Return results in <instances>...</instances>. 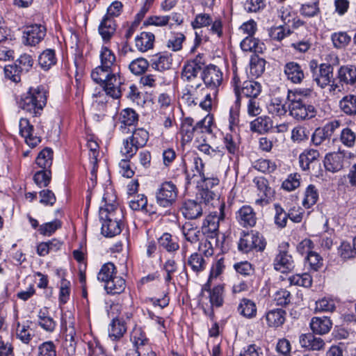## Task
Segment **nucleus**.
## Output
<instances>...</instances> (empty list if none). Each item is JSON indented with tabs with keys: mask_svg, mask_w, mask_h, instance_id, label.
I'll list each match as a JSON object with an SVG mask.
<instances>
[{
	"mask_svg": "<svg viewBox=\"0 0 356 356\" xmlns=\"http://www.w3.org/2000/svg\"><path fill=\"white\" fill-rule=\"evenodd\" d=\"M99 56L100 65L92 70L91 78L103 88L106 95L119 99L122 95L124 79L120 76L116 56L107 47L101 48Z\"/></svg>",
	"mask_w": 356,
	"mask_h": 356,
	"instance_id": "1",
	"label": "nucleus"
},
{
	"mask_svg": "<svg viewBox=\"0 0 356 356\" xmlns=\"http://www.w3.org/2000/svg\"><path fill=\"white\" fill-rule=\"evenodd\" d=\"M209 88L202 83H195L188 86L184 90L181 100L188 106H199L208 111L211 109L212 100Z\"/></svg>",
	"mask_w": 356,
	"mask_h": 356,
	"instance_id": "2",
	"label": "nucleus"
},
{
	"mask_svg": "<svg viewBox=\"0 0 356 356\" xmlns=\"http://www.w3.org/2000/svg\"><path fill=\"white\" fill-rule=\"evenodd\" d=\"M46 103V91L43 88L38 86L31 88L27 92L22 95L19 106L26 112L36 115L42 110Z\"/></svg>",
	"mask_w": 356,
	"mask_h": 356,
	"instance_id": "3",
	"label": "nucleus"
},
{
	"mask_svg": "<svg viewBox=\"0 0 356 356\" xmlns=\"http://www.w3.org/2000/svg\"><path fill=\"white\" fill-rule=\"evenodd\" d=\"M212 124V118L211 117H206L203 120L197 122L195 125L193 124V120L191 118H186L184 119L181 126V134L183 140L187 142L191 141L195 132L197 133H211V128Z\"/></svg>",
	"mask_w": 356,
	"mask_h": 356,
	"instance_id": "4",
	"label": "nucleus"
},
{
	"mask_svg": "<svg viewBox=\"0 0 356 356\" xmlns=\"http://www.w3.org/2000/svg\"><path fill=\"white\" fill-rule=\"evenodd\" d=\"M225 204L221 203L219 212H212L204 219L202 226V234L210 239H218L220 222L225 219Z\"/></svg>",
	"mask_w": 356,
	"mask_h": 356,
	"instance_id": "5",
	"label": "nucleus"
},
{
	"mask_svg": "<svg viewBox=\"0 0 356 356\" xmlns=\"http://www.w3.org/2000/svg\"><path fill=\"white\" fill-rule=\"evenodd\" d=\"M288 100L289 114L297 120L312 119L316 115V109L312 105H306L301 98H291Z\"/></svg>",
	"mask_w": 356,
	"mask_h": 356,
	"instance_id": "6",
	"label": "nucleus"
},
{
	"mask_svg": "<svg viewBox=\"0 0 356 356\" xmlns=\"http://www.w3.org/2000/svg\"><path fill=\"white\" fill-rule=\"evenodd\" d=\"M193 29H201L211 26L209 32L216 35L218 38L222 36V23L220 19H214L208 13H200L196 15L195 19L191 22Z\"/></svg>",
	"mask_w": 356,
	"mask_h": 356,
	"instance_id": "7",
	"label": "nucleus"
},
{
	"mask_svg": "<svg viewBox=\"0 0 356 356\" xmlns=\"http://www.w3.org/2000/svg\"><path fill=\"white\" fill-rule=\"evenodd\" d=\"M210 284H208L207 283L202 288V304L204 308V310L205 312L206 308L204 307V305L207 306V303L204 302V298H205L206 300H209V302L210 304L209 308V314H213V308L214 307H220L222 305L223 301H224V287L222 285H218L213 288V289H209Z\"/></svg>",
	"mask_w": 356,
	"mask_h": 356,
	"instance_id": "8",
	"label": "nucleus"
},
{
	"mask_svg": "<svg viewBox=\"0 0 356 356\" xmlns=\"http://www.w3.org/2000/svg\"><path fill=\"white\" fill-rule=\"evenodd\" d=\"M265 247L266 242L263 236L254 231L243 232L238 243V249L245 253L252 250L263 251Z\"/></svg>",
	"mask_w": 356,
	"mask_h": 356,
	"instance_id": "9",
	"label": "nucleus"
},
{
	"mask_svg": "<svg viewBox=\"0 0 356 356\" xmlns=\"http://www.w3.org/2000/svg\"><path fill=\"white\" fill-rule=\"evenodd\" d=\"M309 66L313 80L318 86L324 88L330 83L333 77V67L331 65L323 63L318 67L316 62L312 60L310 62Z\"/></svg>",
	"mask_w": 356,
	"mask_h": 356,
	"instance_id": "10",
	"label": "nucleus"
},
{
	"mask_svg": "<svg viewBox=\"0 0 356 356\" xmlns=\"http://www.w3.org/2000/svg\"><path fill=\"white\" fill-rule=\"evenodd\" d=\"M178 189L176 185L169 181H165L160 186L156 192V202L163 207H169L176 201Z\"/></svg>",
	"mask_w": 356,
	"mask_h": 356,
	"instance_id": "11",
	"label": "nucleus"
},
{
	"mask_svg": "<svg viewBox=\"0 0 356 356\" xmlns=\"http://www.w3.org/2000/svg\"><path fill=\"white\" fill-rule=\"evenodd\" d=\"M202 79L204 86L213 91V95H216L218 87L222 84L223 73L216 65H210L203 70Z\"/></svg>",
	"mask_w": 356,
	"mask_h": 356,
	"instance_id": "12",
	"label": "nucleus"
},
{
	"mask_svg": "<svg viewBox=\"0 0 356 356\" xmlns=\"http://www.w3.org/2000/svg\"><path fill=\"white\" fill-rule=\"evenodd\" d=\"M46 28L41 24H33L26 27L24 32L26 44L35 46L40 43L46 35Z\"/></svg>",
	"mask_w": 356,
	"mask_h": 356,
	"instance_id": "13",
	"label": "nucleus"
},
{
	"mask_svg": "<svg viewBox=\"0 0 356 356\" xmlns=\"http://www.w3.org/2000/svg\"><path fill=\"white\" fill-rule=\"evenodd\" d=\"M200 60L201 58L197 56L184 65L181 71V79L184 81L191 82L197 77L202 70L203 63L200 62Z\"/></svg>",
	"mask_w": 356,
	"mask_h": 356,
	"instance_id": "14",
	"label": "nucleus"
},
{
	"mask_svg": "<svg viewBox=\"0 0 356 356\" xmlns=\"http://www.w3.org/2000/svg\"><path fill=\"white\" fill-rule=\"evenodd\" d=\"M300 346L309 350L320 351L325 349V342L321 337L311 333L302 334L299 337Z\"/></svg>",
	"mask_w": 356,
	"mask_h": 356,
	"instance_id": "15",
	"label": "nucleus"
},
{
	"mask_svg": "<svg viewBox=\"0 0 356 356\" xmlns=\"http://www.w3.org/2000/svg\"><path fill=\"white\" fill-rule=\"evenodd\" d=\"M203 207L201 202L193 200H185L181 207L183 216L188 219H196L202 216Z\"/></svg>",
	"mask_w": 356,
	"mask_h": 356,
	"instance_id": "16",
	"label": "nucleus"
},
{
	"mask_svg": "<svg viewBox=\"0 0 356 356\" xmlns=\"http://www.w3.org/2000/svg\"><path fill=\"white\" fill-rule=\"evenodd\" d=\"M238 222L243 227H254L257 222L254 209L248 205L243 206L236 213Z\"/></svg>",
	"mask_w": 356,
	"mask_h": 356,
	"instance_id": "17",
	"label": "nucleus"
},
{
	"mask_svg": "<svg viewBox=\"0 0 356 356\" xmlns=\"http://www.w3.org/2000/svg\"><path fill=\"white\" fill-rule=\"evenodd\" d=\"M105 200L104 206H101L99 209V218L101 220H118L121 221L122 218V211L117 207L115 204H107L106 197H103Z\"/></svg>",
	"mask_w": 356,
	"mask_h": 356,
	"instance_id": "18",
	"label": "nucleus"
},
{
	"mask_svg": "<svg viewBox=\"0 0 356 356\" xmlns=\"http://www.w3.org/2000/svg\"><path fill=\"white\" fill-rule=\"evenodd\" d=\"M19 127L21 136L24 138L26 143L29 146L34 147L40 142L39 137L33 136V127L27 119L21 118Z\"/></svg>",
	"mask_w": 356,
	"mask_h": 356,
	"instance_id": "19",
	"label": "nucleus"
},
{
	"mask_svg": "<svg viewBox=\"0 0 356 356\" xmlns=\"http://www.w3.org/2000/svg\"><path fill=\"white\" fill-rule=\"evenodd\" d=\"M204 164L202 160L197 156L193 158V165L189 172L188 169L186 170V179L188 184L198 183L200 178H204Z\"/></svg>",
	"mask_w": 356,
	"mask_h": 356,
	"instance_id": "20",
	"label": "nucleus"
},
{
	"mask_svg": "<svg viewBox=\"0 0 356 356\" xmlns=\"http://www.w3.org/2000/svg\"><path fill=\"white\" fill-rule=\"evenodd\" d=\"M274 267L276 270L286 273L291 270L293 267V260L291 254L285 250H280L274 260Z\"/></svg>",
	"mask_w": 356,
	"mask_h": 356,
	"instance_id": "21",
	"label": "nucleus"
},
{
	"mask_svg": "<svg viewBox=\"0 0 356 356\" xmlns=\"http://www.w3.org/2000/svg\"><path fill=\"white\" fill-rule=\"evenodd\" d=\"M127 332L126 322L122 314L113 318L108 327V336L112 340H118Z\"/></svg>",
	"mask_w": 356,
	"mask_h": 356,
	"instance_id": "22",
	"label": "nucleus"
},
{
	"mask_svg": "<svg viewBox=\"0 0 356 356\" xmlns=\"http://www.w3.org/2000/svg\"><path fill=\"white\" fill-rule=\"evenodd\" d=\"M284 71L287 79L293 83H300L305 78L303 69L298 63H287Z\"/></svg>",
	"mask_w": 356,
	"mask_h": 356,
	"instance_id": "23",
	"label": "nucleus"
},
{
	"mask_svg": "<svg viewBox=\"0 0 356 356\" xmlns=\"http://www.w3.org/2000/svg\"><path fill=\"white\" fill-rule=\"evenodd\" d=\"M309 326L314 333L323 335L330 332L332 327V323L326 316H315L312 318Z\"/></svg>",
	"mask_w": 356,
	"mask_h": 356,
	"instance_id": "24",
	"label": "nucleus"
},
{
	"mask_svg": "<svg viewBox=\"0 0 356 356\" xmlns=\"http://www.w3.org/2000/svg\"><path fill=\"white\" fill-rule=\"evenodd\" d=\"M344 156L341 152H333L325 156L324 165L327 170L334 172L343 168Z\"/></svg>",
	"mask_w": 356,
	"mask_h": 356,
	"instance_id": "25",
	"label": "nucleus"
},
{
	"mask_svg": "<svg viewBox=\"0 0 356 356\" xmlns=\"http://www.w3.org/2000/svg\"><path fill=\"white\" fill-rule=\"evenodd\" d=\"M154 35L151 32H142L135 38V46L140 52H145L154 47Z\"/></svg>",
	"mask_w": 356,
	"mask_h": 356,
	"instance_id": "26",
	"label": "nucleus"
},
{
	"mask_svg": "<svg viewBox=\"0 0 356 356\" xmlns=\"http://www.w3.org/2000/svg\"><path fill=\"white\" fill-rule=\"evenodd\" d=\"M172 56L170 54H159L154 56L150 61V66L160 72L167 70L172 65Z\"/></svg>",
	"mask_w": 356,
	"mask_h": 356,
	"instance_id": "27",
	"label": "nucleus"
},
{
	"mask_svg": "<svg viewBox=\"0 0 356 356\" xmlns=\"http://www.w3.org/2000/svg\"><path fill=\"white\" fill-rule=\"evenodd\" d=\"M116 30L113 17L105 16L99 26V33L104 41H109Z\"/></svg>",
	"mask_w": 356,
	"mask_h": 356,
	"instance_id": "28",
	"label": "nucleus"
},
{
	"mask_svg": "<svg viewBox=\"0 0 356 356\" xmlns=\"http://www.w3.org/2000/svg\"><path fill=\"white\" fill-rule=\"evenodd\" d=\"M241 47L244 51L254 52L255 54H261L266 49L264 43L253 36H246L241 42Z\"/></svg>",
	"mask_w": 356,
	"mask_h": 356,
	"instance_id": "29",
	"label": "nucleus"
},
{
	"mask_svg": "<svg viewBox=\"0 0 356 356\" xmlns=\"http://www.w3.org/2000/svg\"><path fill=\"white\" fill-rule=\"evenodd\" d=\"M286 312L282 309H275L268 311L265 318L267 324L271 327H278L285 321Z\"/></svg>",
	"mask_w": 356,
	"mask_h": 356,
	"instance_id": "30",
	"label": "nucleus"
},
{
	"mask_svg": "<svg viewBox=\"0 0 356 356\" xmlns=\"http://www.w3.org/2000/svg\"><path fill=\"white\" fill-rule=\"evenodd\" d=\"M238 312L247 318H253L257 315L256 304L250 299L243 298L238 304Z\"/></svg>",
	"mask_w": 356,
	"mask_h": 356,
	"instance_id": "31",
	"label": "nucleus"
},
{
	"mask_svg": "<svg viewBox=\"0 0 356 356\" xmlns=\"http://www.w3.org/2000/svg\"><path fill=\"white\" fill-rule=\"evenodd\" d=\"M261 91V86L259 83L248 80L243 83L241 88L240 89V95L243 94L244 96L251 98H256Z\"/></svg>",
	"mask_w": 356,
	"mask_h": 356,
	"instance_id": "32",
	"label": "nucleus"
},
{
	"mask_svg": "<svg viewBox=\"0 0 356 356\" xmlns=\"http://www.w3.org/2000/svg\"><path fill=\"white\" fill-rule=\"evenodd\" d=\"M182 234L185 239L191 243H195L200 241L202 236L197 227L191 222H186L181 228Z\"/></svg>",
	"mask_w": 356,
	"mask_h": 356,
	"instance_id": "33",
	"label": "nucleus"
},
{
	"mask_svg": "<svg viewBox=\"0 0 356 356\" xmlns=\"http://www.w3.org/2000/svg\"><path fill=\"white\" fill-rule=\"evenodd\" d=\"M104 287L108 293L120 294L125 289V281L122 277L115 275L105 283Z\"/></svg>",
	"mask_w": 356,
	"mask_h": 356,
	"instance_id": "34",
	"label": "nucleus"
},
{
	"mask_svg": "<svg viewBox=\"0 0 356 356\" xmlns=\"http://www.w3.org/2000/svg\"><path fill=\"white\" fill-rule=\"evenodd\" d=\"M102 233L106 237H113L121 232V221L102 220Z\"/></svg>",
	"mask_w": 356,
	"mask_h": 356,
	"instance_id": "35",
	"label": "nucleus"
},
{
	"mask_svg": "<svg viewBox=\"0 0 356 356\" xmlns=\"http://www.w3.org/2000/svg\"><path fill=\"white\" fill-rule=\"evenodd\" d=\"M319 157V152L314 149H305L299 156V163L303 170L309 168V165Z\"/></svg>",
	"mask_w": 356,
	"mask_h": 356,
	"instance_id": "36",
	"label": "nucleus"
},
{
	"mask_svg": "<svg viewBox=\"0 0 356 356\" xmlns=\"http://www.w3.org/2000/svg\"><path fill=\"white\" fill-rule=\"evenodd\" d=\"M340 81L347 83L353 84L356 82V67L354 65H346L340 67L339 70Z\"/></svg>",
	"mask_w": 356,
	"mask_h": 356,
	"instance_id": "37",
	"label": "nucleus"
},
{
	"mask_svg": "<svg viewBox=\"0 0 356 356\" xmlns=\"http://www.w3.org/2000/svg\"><path fill=\"white\" fill-rule=\"evenodd\" d=\"M131 341L135 348L140 350H144L145 346L149 345L145 334L140 327H135L131 332Z\"/></svg>",
	"mask_w": 356,
	"mask_h": 356,
	"instance_id": "38",
	"label": "nucleus"
},
{
	"mask_svg": "<svg viewBox=\"0 0 356 356\" xmlns=\"http://www.w3.org/2000/svg\"><path fill=\"white\" fill-rule=\"evenodd\" d=\"M185 39L186 37L182 33L171 32L166 41V47L173 51H180Z\"/></svg>",
	"mask_w": 356,
	"mask_h": 356,
	"instance_id": "39",
	"label": "nucleus"
},
{
	"mask_svg": "<svg viewBox=\"0 0 356 356\" xmlns=\"http://www.w3.org/2000/svg\"><path fill=\"white\" fill-rule=\"evenodd\" d=\"M62 327L64 330L65 340L70 342L74 341L76 331L74 327V319L70 315L68 316L65 315L62 318Z\"/></svg>",
	"mask_w": 356,
	"mask_h": 356,
	"instance_id": "40",
	"label": "nucleus"
},
{
	"mask_svg": "<svg viewBox=\"0 0 356 356\" xmlns=\"http://www.w3.org/2000/svg\"><path fill=\"white\" fill-rule=\"evenodd\" d=\"M339 107L347 115L356 114V96L349 95L343 97L339 102Z\"/></svg>",
	"mask_w": 356,
	"mask_h": 356,
	"instance_id": "41",
	"label": "nucleus"
},
{
	"mask_svg": "<svg viewBox=\"0 0 356 356\" xmlns=\"http://www.w3.org/2000/svg\"><path fill=\"white\" fill-rule=\"evenodd\" d=\"M38 63L40 67L44 70H49L51 66L56 63L55 52L52 49L44 50L38 58Z\"/></svg>",
	"mask_w": 356,
	"mask_h": 356,
	"instance_id": "42",
	"label": "nucleus"
},
{
	"mask_svg": "<svg viewBox=\"0 0 356 356\" xmlns=\"http://www.w3.org/2000/svg\"><path fill=\"white\" fill-rule=\"evenodd\" d=\"M318 199V190L314 185H309L305 192V196L302 200V205L306 209H309L316 203Z\"/></svg>",
	"mask_w": 356,
	"mask_h": 356,
	"instance_id": "43",
	"label": "nucleus"
},
{
	"mask_svg": "<svg viewBox=\"0 0 356 356\" xmlns=\"http://www.w3.org/2000/svg\"><path fill=\"white\" fill-rule=\"evenodd\" d=\"M116 275V268L115 265L111 262H108L104 264L98 275H97V279L103 282L104 283L107 282L108 280L112 279L113 277Z\"/></svg>",
	"mask_w": 356,
	"mask_h": 356,
	"instance_id": "44",
	"label": "nucleus"
},
{
	"mask_svg": "<svg viewBox=\"0 0 356 356\" xmlns=\"http://www.w3.org/2000/svg\"><path fill=\"white\" fill-rule=\"evenodd\" d=\"M53 152L51 149L46 147L42 149L36 158V164L42 169L49 168L52 164Z\"/></svg>",
	"mask_w": 356,
	"mask_h": 356,
	"instance_id": "45",
	"label": "nucleus"
},
{
	"mask_svg": "<svg viewBox=\"0 0 356 356\" xmlns=\"http://www.w3.org/2000/svg\"><path fill=\"white\" fill-rule=\"evenodd\" d=\"M138 120V115L131 108L124 109L120 116V121L122 124L121 129H124V131L127 129V126H132Z\"/></svg>",
	"mask_w": 356,
	"mask_h": 356,
	"instance_id": "46",
	"label": "nucleus"
},
{
	"mask_svg": "<svg viewBox=\"0 0 356 356\" xmlns=\"http://www.w3.org/2000/svg\"><path fill=\"white\" fill-rule=\"evenodd\" d=\"M272 127V120L268 117H259L251 122V129L254 131L264 133Z\"/></svg>",
	"mask_w": 356,
	"mask_h": 356,
	"instance_id": "47",
	"label": "nucleus"
},
{
	"mask_svg": "<svg viewBox=\"0 0 356 356\" xmlns=\"http://www.w3.org/2000/svg\"><path fill=\"white\" fill-rule=\"evenodd\" d=\"M38 323L44 330L51 332L54 330L56 323L54 319L47 315L45 309L38 313Z\"/></svg>",
	"mask_w": 356,
	"mask_h": 356,
	"instance_id": "48",
	"label": "nucleus"
},
{
	"mask_svg": "<svg viewBox=\"0 0 356 356\" xmlns=\"http://www.w3.org/2000/svg\"><path fill=\"white\" fill-rule=\"evenodd\" d=\"M253 182L257 186L259 191L258 195L261 197L260 200H257L256 202H261L264 197H268L270 195V188L268 186V181L262 177H259L254 179Z\"/></svg>",
	"mask_w": 356,
	"mask_h": 356,
	"instance_id": "49",
	"label": "nucleus"
},
{
	"mask_svg": "<svg viewBox=\"0 0 356 356\" xmlns=\"http://www.w3.org/2000/svg\"><path fill=\"white\" fill-rule=\"evenodd\" d=\"M150 65L149 62L143 58H138L132 60L129 65V69L136 75L143 74Z\"/></svg>",
	"mask_w": 356,
	"mask_h": 356,
	"instance_id": "50",
	"label": "nucleus"
},
{
	"mask_svg": "<svg viewBox=\"0 0 356 356\" xmlns=\"http://www.w3.org/2000/svg\"><path fill=\"white\" fill-rule=\"evenodd\" d=\"M266 61L257 56H253L250 61V74L256 77L261 76L265 70Z\"/></svg>",
	"mask_w": 356,
	"mask_h": 356,
	"instance_id": "51",
	"label": "nucleus"
},
{
	"mask_svg": "<svg viewBox=\"0 0 356 356\" xmlns=\"http://www.w3.org/2000/svg\"><path fill=\"white\" fill-rule=\"evenodd\" d=\"M149 137L148 132L143 129H138L133 131L132 136L129 138L136 147L144 146Z\"/></svg>",
	"mask_w": 356,
	"mask_h": 356,
	"instance_id": "52",
	"label": "nucleus"
},
{
	"mask_svg": "<svg viewBox=\"0 0 356 356\" xmlns=\"http://www.w3.org/2000/svg\"><path fill=\"white\" fill-rule=\"evenodd\" d=\"M288 280L291 285L301 286L304 287H309L312 283V277L308 273L293 275L290 276L288 278Z\"/></svg>",
	"mask_w": 356,
	"mask_h": 356,
	"instance_id": "53",
	"label": "nucleus"
},
{
	"mask_svg": "<svg viewBox=\"0 0 356 356\" xmlns=\"http://www.w3.org/2000/svg\"><path fill=\"white\" fill-rule=\"evenodd\" d=\"M218 239H210L208 237H205L204 241H202L199 245V250L202 252L205 256H211L214 251L215 248L219 247Z\"/></svg>",
	"mask_w": 356,
	"mask_h": 356,
	"instance_id": "54",
	"label": "nucleus"
},
{
	"mask_svg": "<svg viewBox=\"0 0 356 356\" xmlns=\"http://www.w3.org/2000/svg\"><path fill=\"white\" fill-rule=\"evenodd\" d=\"M159 243L160 246L165 249L168 252L176 251L179 248L178 243L173 240L171 234L168 233H164L159 238Z\"/></svg>",
	"mask_w": 356,
	"mask_h": 356,
	"instance_id": "55",
	"label": "nucleus"
},
{
	"mask_svg": "<svg viewBox=\"0 0 356 356\" xmlns=\"http://www.w3.org/2000/svg\"><path fill=\"white\" fill-rule=\"evenodd\" d=\"M268 111L276 115H284L287 112V108L283 104L281 99L275 97L272 99L270 103L268 106Z\"/></svg>",
	"mask_w": 356,
	"mask_h": 356,
	"instance_id": "56",
	"label": "nucleus"
},
{
	"mask_svg": "<svg viewBox=\"0 0 356 356\" xmlns=\"http://www.w3.org/2000/svg\"><path fill=\"white\" fill-rule=\"evenodd\" d=\"M188 265L191 266L194 272L199 273L204 269L205 261L201 254L193 253L188 260Z\"/></svg>",
	"mask_w": 356,
	"mask_h": 356,
	"instance_id": "57",
	"label": "nucleus"
},
{
	"mask_svg": "<svg viewBox=\"0 0 356 356\" xmlns=\"http://www.w3.org/2000/svg\"><path fill=\"white\" fill-rule=\"evenodd\" d=\"M331 39L334 47L337 49L344 48L350 41V37L346 32L334 33Z\"/></svg>",
	"mask_w": 356,
	"mask_h": 356,
	"instance_id": "58",
	"label": "nucleus"
},
{
	"mask_svg": "<svg viewBox=\"0 0 356 356\" xmlns=\"http://www.w3.org/2000/svg\"><path fill=\"white\" fill-rule=\"evenodd\" d=\"M254 168L260 172L270 173L275 170L277 165L270 160L261 159L254 162Z\"/></svg>",
	"mask_w": 356,
	"mask_h": 356,
	"instance_id": "59",
	"label": "nucleus"
},
{
	"mask_svg": "<svg viewBox=\"0 0 356 356\" xmlns=\"http://www.w3.org/2000/svg\"><path fill=\"white\" fill-rule=\"evenodd\" d=\"M62 225L61 222L56 219L51 222H46L40 226L39 232L40 234L44 236H51L58 229L60 228Z\"/></svg>",
	"mask_w": 356,
	"mask_h": 356,
	"instance_id": "60",
	"label": "nucleus"
},
{
	"mask_svg": "<svg viewBox=\"0 0 356 356\" xmlns=\"http://www.w3.org/2000/svg\"><path fill=\"white\" fill-rule=\"evenodd\" d=\"M291 33V30L288 27L283 26L271 28L269 31V35L271 39L277 41H281L286 37L290 35Z\"/></svg>",
	"mask_w": 356,
	"mask_h": 356,
	"instance_id": "61",
	"label": "nucleus"
},
{
	"mask_svg": "<svg viewBox=\"0 0 356 356\" xmlns=\"http://www.w3.org/2000/svg\"><path fill=\"white\" fill-rule=\"evenodd\" d=\"M197 149L203 154L215 159H221L224 155V153L222 150L219 149L218 148L214 149L207 143H202L199 145L197 146Z\"/></svg>",
	"mask_w": 356,
	"mask_h": 356,
	"instance_id": "62",
	"label": "nucleus"
},
{
	"mask_svg": "<svg viewBox=\"0 0 356 356\" xmlns=\"http://www.w3.org/2000/svg\"><path fill=\"white\" fill-rule=\"evenodd\" d=\"M275 210V222L280 227H284L286 225L289 213H286L278 204H274Z\"/></svg>",
	"mask_w": 356,
	"mask_h": 356,
	"instance_id": "63",
	"label": "nucleus"
},
{
	"mask_svg": "<svg viewBox=\"0 0 356 356\" xmlns=\"http://www.w3.org/2000/svg\"><path fill=\"white\" fill-rule=\"evenodd\" d=\"M320 13L318 2L315 1L312 3H305L302 5L300 13L307 17H313Z\"/></svg>",
	"mask_w": 356,
	"mask_h": 356,
	"instance_id": "64",
	"label": "nucleus"
}]
</instances>
